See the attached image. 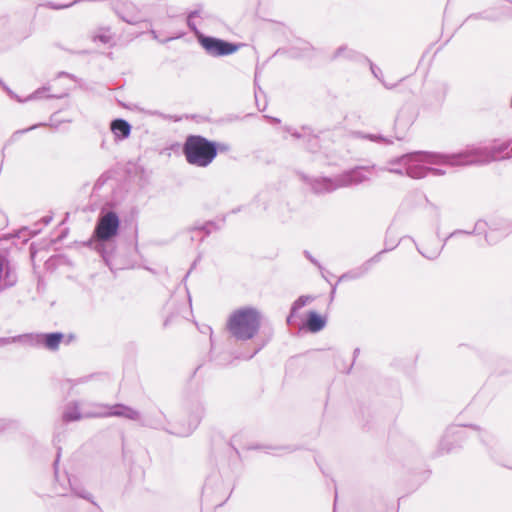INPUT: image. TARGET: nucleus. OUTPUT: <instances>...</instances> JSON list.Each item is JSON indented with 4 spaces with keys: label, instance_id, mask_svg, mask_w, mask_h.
I'll use <instances>...</instances> for the list:
<instances>
[{
    "label": "nucleus",
    "instance_id": "obj_11",
    "mask_svg": "<svg viewBox=\"0 0 512 512\" xmlns=\"http://www.w3.org/2000/svg\"><path fill=\"white\" fill-rule=\"evenodd\" d=\"M116 14L126 23L135 25L143 21L139 10L131 2H123L114 6Z\"/></svg>",
    "mask_w": 512,
    "mask_h": 512
},
{
    "label": "nucleus",
    "instance_id": "obj_43",
    "mask_svg": "<svg viewBox=\"0 0 512 512\" xmlns=\"http://www.w3.org/2000/svg\"><path fill=\"white\" fill-rule=\"evenodd\" d=\"M217 145H218V150H220V151L227 150V146L226 145H224V144H217Z\"/></svg>",
    "mask_w": 512,
    "mask_h": 512
},
{
    "label": "nucleus",
    "instance_id": "obj_14",
    "mask_svg": "<svg viewBox=\"0 0 512 512\" xmlns=\"http://www.w3.org/2000/svg\"><path fill=\"white\" fill-rule=\"evenodd\" d=\"M111 131L116 138L125 139L131 133V125L124 119H115L110 125Z\"/></svg>",
    "mask_w": 512,
    "mask_h": 512
},
{
    "label": "nucleus",
    "instance_id": "obj_47",
    "mask_svg": "<svg viewBox=\"0 0 512 512\" xmlns=\"http://www.w3.org/2000/svg\"><path fill=\"white\" fill-rule=\"evenodd\" d=\"M274 123H279L280 120L278 118H270Z\"/></svg>",
    "mask_w": 512,
    "mask_h": 512
},
{
    "label": "nucleus",
    "instance_id": "obj_48",
    "mask_svg": "<svg viewBox=\"0 0 512 512\" xmlns=\"http://www.w3.org/2000/svg\"><path fill=\"white\" fill-rule=\"evenodd\" d=\"M359 352H360L359 348H356V349L354 350V356L358 355V354H359Z\"/></svg>",
    "mask_w": 512,
    "mask_h": 512
},
{
    "label": "nucleus",
    "instance_id": "obj_27",
    "mask_svg": "<svg viewBox=\"0 0 512 512\" xmlns=\"http://www.w3.org/2000/svg\"><path fill=\"white\" fill-rule=\"evenodd\" d=\"M387 171L398 175H405L404 167L401 165H393L392 160L388 162Z\"/></svg>",
    "mask_w": 512,
    "mask_h": 512
},
{
    "label": "nucleus",
    "instance_id": "obj_36",
    "mask_svg": "<svg viewBox=\"0 0 512 512\" xmlns=\"http://www.w3.org/2000/svg\"><path fill=\"white\" fill-rule=\"evenodd\" d=\"M371 71H372V73L374 74V76L376 78H379L378 73H381L380 68H378V67L374 66L373 64H371Z\"/></svg>",
    "mask_w": 512,
    "mask_h": 512
},
{
    "label": "nucleus",
    "instance_id": "obj_24",
    "mask_svg": "<svg viewBox=\"0 0 512 512\" xmlns=\"http://www.w3.org/2000/svg\"><path fill=\"white\" fill-rule=\"evenodd\" d=\"M309 300V297L307 296H300L291 306L292 314H296V312L304 307L307 304V301Z\"/></svg>",
    "mask_w": 512,
    "mask_h": 512
},
{
    "label": "nucleus",
    "instance_id": "obj_41",
    "mask_svg": "<svg viewBox=\"0 0 512 512\" xmlns=\"http://www.w3.org/2000/svg\"><path fill=\"white\" fill-rule=\"evenodd\" d=\"M41 94H42V90H37L32 96L31 98H40L41 97Z\"/></svg>",
    "mask_w": 512,
    "mask_h": 512
},
{
    "label": "nucleus",
    "instance_id": "obj_16",
    "mask_svg": "<svg viewBox=\"0 0 512 512\" xmlns=\"http://www.w3.org/2000/svg\"><path fill=\"white\" fill-rule=\"evenodd\" d=\"M326 320L317 312L311 311L308 314L305 326L310 332H319L325 327Z\"/></svg>",
    "mask_w": 512,
    "mask_h": 512
},
{
    "label": "nucleus",
    "instance_id": "obj_45",
    "mask_svg": "<svg viewBox=\"0 0 512 512\" xmlns=\"http://www.w3.org/2000/svg\"><path fill=\"white\" fill-rule=\"evenodd\" d=\"M301 49H302L303 51H307V50H309V45H308V44H306V43H303V47H301Z\"/></svg>",
    "mask_w": 512,
    "mask_h": 512
},
{
    "label": "nucleus",
    "instance_id": "obj_6",
    "mask_svg": "<svg viewBox=\"0 0 512 512\" xmlns=\"http://www.w3.org/2000/svg\"><path fill=\"white\" fill-rule=\"evenodd\" d=\"M120 220L114 211L106 212L98 217L92 239L95 241V248L101 250L103 243L114 238L119 230Z\"/></svg>",
    "mask_w": 512,
    "mask_h": 512
},
{
    "label": "nucleus",
    "instance_id": "obj_40",
    "mask_svg": "<svg viewBox=\"0 0 512 512\" xmlns=\"http://www.w3.org/2000/svg\"><path fill=\"white\" fill-rule=\"evenodd\" d=\"M199 16V11L198 10H194V11H191L189 14H188V17L190 18H195V17H198Z\"/></svg>",
    "mask_w": 512,
    "mask_h": 512
},
{
    "label": "nucleus",
    "instance_id": "obj_20",
    "mask_svg": "<svg viewBox=\"0 0 512 512\" xmlns=\"http://www.w3.org/2000/svg\"><path fill=\"white\" fill-rule=\"evenodd\" d=\"M501 16H502V13L494 11V10L484 11V12L479 13V14L470 15L467 18V21H470L472 19H478V18H483V19H487V20H490V21H496V20H499L501 18Z\"/></svg>",
    "mask_w": 512,
    "mask_h": 512
},
{
    "label": "nucleus",
    "instance_id": "obj_9",
    "mask_svg": "<svg viewBox=\"0 0 512 512\" xmlns=\"http://www.w3.org/2000/svg\"><path fill=\"white\" fill-rule=\"evenodd\" d=\"M64 338L61 332L40 333V334H26V340L31 344L44 345L45 348L55 351L59 348L60 343Z\"/></svg>",
    "mask_w": 512,
    "mask_h": 512
},
{
    "label": "nucleus",
    "instance_id": "obj_3",
    "mask_svg": "<svg viewBox=\"0 0 512 512\" xmlns=\"http://www.w3.org/2000/svg\"><path fill=\"white\" fill-rule=\"evenodd\" d=\"M510 147V141L496 142L483 146H471L455 153L458 166L484 165L511 155L502 156Z\"/></svg>",
    "mask_w": 512,
    "mask_h": 512
},
{
    "label": "nucleus",
    "instance_id": "obj_5",
    "mask_svg": "<svg viewBox=\"0 0 512 512\" xmlns=\"http://www.w3.org/2000/svg\"><path fill=\"white\" fill-rule=\"evenodd\" d=\"M261 314L253 307H243L235 310L229 317L227 328L237 340H250L259 331Z\"/></svg>",
    "mask_w": 512,
    "mask_h": 512
},
{
    "label": "nucleus",
    "instance_id": "obj_28",
    "mask_svg": "<svg viewBox=\"0 0 512 512\" xmlns=\"http://www.w3.org/2000/svg\"><path fill=\"white\" fill-rule=\"evenodd\" d=\"M39 125H40V124H35V125H32V126H30V127L26 128V129L17 130V131H15V132L12 134L11 139H12V140H17V139L19 138V136H20V135H22V134H24V133H27V132H29V131H31V130L36 129Z\"/></svg>",
    "mask_w": 512,
    "mask_h": 512
},
{
    "label": "nucleus",
    "instance_id": "obj_53",
    "mask_svg": "<svg viewBox=\"0 0 512 512\" xmlns=\"http://www.w3.org/2000/svg\"><path fill=\"white\" fill-rule=\"evenodd\" d=\"M510 153H511V156H512V146H511V150H510Z\"/></svg>",
    "mask_w": 512,
    "mask_h": 512
},
{
    "label": "nucleus",
    "instance_id": "obj_32",
    "mask_svg": "<svg viewBox=\"0 0 512 512\" xmlns=\"http://www.w3.org/2000/svg\"><path fill=\"white\" fill-rule=\"evenodd\" d=\"M263 345L259 346L258 348H256L252 354L250 355H247V356H242V359H245V360H249L251 358H253L261 349H262Z\"/></svg>",
    "mask_w": 512,
    "mask_h": 512
},
{
    "label": "nucleus",
    "instance_id": "obj_22",
    "mask_svg": "<svg viewBox=\"0 0 512 512\" xmlns=\"http://www.w3.org/2000/svg\"><path fill=\"white\" fill-rule=\"evenodd\" d=\"M359 135H361V137L363 139H368L373 142L382 143L385 145L393 144V141L391 139L386 138L381 134H361V133H359Z\"/></svg>",
    "mask_w": 512,
    "mask_h": 512
},
{
    "label": "nucleus",
    "instance_id": "obj_42",
    "mask_svg": "<svg viewBox=\"0 0 512 512\" xmlns=\"http://www.w3.org/2000/svg\"><path fill=\"white\" fill-rule=\"evenodd\" d=\"M295 314H292V310H290V314L288 315L287 317V323L288 324H291L292 323V319L294 317Z\"/></svg>",
    "mask_w": 512,
    "mask_h": 512
},
{
    "label": "nucleus",
    "instance_id": "obj_23",
    "mask_svg": "<svg viewBox=\"0 0 512 512\" xmlns=\"http://www.w3.org/2000/svg\"><path fill=\"white\" fill-rule=\"evenodd\" d=\"M394 248V246L392 247H389L387 249H384L382 251H380L379 253H377L376 255H374L372 258H370L369 260H367L364 264H363V267L366 269V271L368 272L369 269L371 268V265L373 263H376V262H379L380 259H381V255L387 251H390Z\"/></svg>",
    "mask_w": 512,
    "mask_h": 512
},
{
    "label": "nucleus",
    "instance_id": "obj_44",
    "mask_svg": "<svg viewBox=\"0 0 512 512\" xmlns=\"http://www.w3.org/2000/svg\"><path fill=\"white\" fill-rule=\"evenodd\" d=\"M150 33H151V35L153 36V38H154V39H157V38H158V37H157V33H156V31H155V30L151 29V30H150Z\"/></svg>",
    "mask_w": 512,
    "mask_h": 512
},
{
    "label": "nucleus",
    "instance_id": "obj_38",
    "mask_svg": "<svg viewBox=\"0 0 512 512\" xmlns=\"http://www.w3.org/2000/svg\"><path fill=\"white\" fill-rule=\"evenodd\" d=\"M44 225H48L52 221V216H45L40 220Z\"/></svg>",
    "mask_w": 512,
    "mask_h": 512
},
{
    "label": "nucleus",
    "instance_id": "obj_15",
    "mask_svg": "<svg viewBox=\"0 0 512 512\" xmlns=\"http://www.w3.org/2000/svg\"><path fill=\"white\" fill-rule=\"evenodd\" d=\"M293 137L300 139L305 138L307 139V148L310 151H316V148L318 147V138L310 133V130L307 128H302V132H299L297 130H292L290 128L286 129Z\"/></svg>",
    "mask_w": 512,
    "mask_h": 512
},
{
    "label": "nucleus",
    "instance_id": "obj_29",
    "mask_svg": "<svg viewBox=\"0 0 512 512\" xmlns=\"http://www.w3.org/2000/svg\"><path fill=\"white\" fill-rule=\"evenodd\" d=\"M95 40H99L104 44H107L111 41V36L107 34H100L95 37Z\"/></svg>",
    "mask_w": 512,
    "mask_h": 512
},
{
    "label": "nucleus",
    "instance_id": "obj_1",
    "mask_svg": "<svg viewBox=\"0 0 512 512\" xmlns=\"http://www.w3.org/2000/svg\"><path fill=\"white\" fill-rule=\"evenodd\" d=\"M392 164L403 166L405 175L412 179H422L429 174V169L425 164L458 166L455 153L427 151H415L404 154L392 159Z\"/></svg>",
    "mask_w": 512,
    "mask_h": 512
},
{
    "label": "nucleus",
    "instance_id": "obj_19",
    "mask_svg": "<svg viewBox=\"0 0 512 512\" xmlns=\"http://www.w3.org/2000/svg\"><path fill=\"white\" fill-rule=\"evenodd\" d=\"M361 55L353 49L343 45L340 46L334 53V58H347V59H358Z\"/></svg>",
    "mask_w": 512,
    "mask_h": 512
},
{
    "label": "nucleus",
    "instance_id": "obj_7",
    "mask_svg": "<svg viewBox=\"0 0 512 512\" xmlns=\"http://www.w3.org/2000/svg\"><path fill=\"white\" fill-rule=\"evenodd\" d=\"M197 40L205 52L211 57H223L236 53L245 44L233 43L217 37L197 34Z\"/></svg>",
    "mask_w": 512,
    "mask_h": 512
},
{
    "label": "nucleus",
    "instance_id": "obj_52",
    "mask_svg": "<svg viewBox=\"0 0 512 512\" xmlns=\"http://www.w3.org/2000/svg\"><path fill=\"white\" fill-rule=\"evenodd\" d=\"M385 86H386L388 89L393 88V86H392V85H391V86H389V85L385 84Z\"/></svg>",
    "mask_w": 512,
    "mask_h": 512
},
{
    "label": "nucleus",
    "instance_id": "obj_21",
    "mask_svg": "<svg viewBox=\"0 0 512 512\" xmlns=\"http://www.w3.org/2000/svg\"><path fill=\"white\" fill-rule=\"evenodd\" d=\"M367 271L366 269L363 267V265L361 267H359L358 269H355V270H352V271H349L343 275H341L338 279V282L340 281H343V280H346V279H357V278H360L362 277L364 274H366Z\"/></svg>",
    "mask_w": 512,
    "mask_h": 512
},
{
    "label": "nucleus",
    "instance_id": "obj_33",
    "mask_svg": "<svg viewBox=\"0 0 512 512\" xmlns=\"http://www.w3.org/2000/svg\"><path fill=\"white\" fill-rule=\"evenodd\" d=\"M59 457H60V453L58 452L57 458H56V460L54 462L55 478H56L57 482L59 481V475H58V470H57V465H58V462H59Z\"/></svg>",
    "mask_w": 512,
    "mask_h": 512
},
{
    "label": "nucleus",
    "instance_id": "obj_31",
    "mask_svg": "<svg viewBox=\"0 0 512 512\" xmlns=\"http://www.w3.org/2000/svg\"><path fill=\"white\" fill-rule=\"evenodd\" d=\"M304 254L306 256L307 259H309L314 265L320 267V264L318 263V261L312 257V255L308 252V251H304Z\"/></svg>",
    "mask_w": 512,
    "mask_h": 512
},
{
    "label": "nucleus",
    "instance_id": "obj_37",
    "mask_svg": "<svg viewBox=\"0 0 512 512\" xmlns=\"http://www.w3.org/2000/svg\"><path fill=\"white\" fill-rule=\"evenodd\" d=\"M6 426H12V427H16L17 426V423L15 421H9L8 423H3L0 428L1 429H5Z\"/></svg>",
    "mask_w": 512,
    "mask_h": 512
},
{
    "label": "nucleus",
    "instance_id": "obj_30",
    "mask_svg": "<svg viewBox=\"0 0 512 512\" xmlns=\"http://www.w3.org/2000/svg\"><path fill=\"white\" fill-rule=\"evenodd\" d=\"M429 169V173L435 175V176H443L446 174V171L441 169V168H430L428 167Z\"/></svg>",
    "mask_w": 512,
    "mask_h": 512
},
{
    "label": "nucleus",
    "instance_id": "obj_10",
    "mask_svg": "<svg viewBox=\"0 0 512 512\" xmlns=\"http://www.w3.org/2000/svg\"><path fill=\"white\" fill-rule=\"evenodd\" d=\"M18 280L15 267L3 255H0V291L13 287Z\"/></svg>",
    "mask_w": 512,
    "mask_h": 512
},
{
    "label": "nucleus",
    "instance_id": "obj_46",
    "mask_svg": "<svg viewBox=\"0 0 512 512\" xmlns=\"http://www.w3.org/2000/svg\"><path fill=\"white\" fill-rule=\"evenodd\" d=\"M59 76H68V77H71V75H69V74H68V73H66V72H61V73L59 74Z\"/></svg>",
    "mask_w": 512,
    "mask_h": 512
},
{
    "label": "nucleus",
    "instance_id": "obj_51",
    "mask_svg": "<svg viewBox=\"0 0 512 512\" xmlns=\"http://www.w3.org/2000/svg\"><path fill=\"white\" fill-rule=\"evenodd\" d=\"M291 54H292V56H300V54H297V53H295L293 51H291Z\"/></svg>",
    "mask_w": 512,
    "mask_h": 512
},
{
    "label": "nucleus",
    "instance_id": "obj_26",
    "mask_svg": "<svg viewBox=\"0 0 512 512\" xmlns=\"http://www.w3.org/2000/svg\"><path fill=\"white\" fill-rule=\"evenodd\" d=\"M404 114H405V110L402 109L395 119V128L398 126H402V125L409 126L412 123L411 118L407 119L406 121L403 120Z\"/></svg>",
    "mask_w": 512,
    "mask_h": 512
},
{
    "label": "nucleus",
    "instance_id": "obj_8",
    "mask_svg": "<svg viewBox=\"0 0 512 512\" xmlns=\"http://www.w3.org/2000/svg\"><path fill=\"white\" fill-rule=\"evenodd\" d=\"M97 407L101 409L108 408L109 411L103 412V411H95V412H87L85 415L86 417H108V416H116V417H124L129 420L137 421L140 419V413L123 404H115L113 406H104V405H98Z\"/></svg>",
    "mask_w": 512,
    "mask_h": 512
},
{
    "label": "nucleus",
    "instance_id": "obj_13",
    "mask_svg": "<svg viewBox=\"0 0 512 512\" xmlns=\"http://www.w3.org/2000/svg\"><path fill=\"white\" fill-rule=\"evenodd\" d=\"M86 414L87 413L82 414L80 412L79 403L77 401H72L65 406L62 413V421L65 423L78 421L82 418H87L85 416Z\"/></svg>",
    "mask_w": 512,
    "mask_h": 512
},
{
    "label": "nucleus",
    "instance_id": "obj_39",
    "mask_svg": "<svg viewBox=\"0 0 512 512\" xmlns=\"http://www.w3.org/2000/svg\"><path fill=\"white\" fill-rule=\"evenodd\" d=\"M55 490H56V493H57L58 495H60V496H65V495L67 494V493H66V490H67V489H66V488H64V487H63L62 489L55 488Z\"/></svg>",
    "mask_w": 512,
    "mask_h": 512
},
{
    "label": "nucleus",
    "instance_id": "obj_18",
    "mask_svg": "<svg viewBox=\"0 0 512 512\" xmlns=\"http://www.w3.org/2000/svg\"><path fill=\"white\" fill-rule=\"evenodd\" d=\"M67 482L69 484V487L71 489V491L78 497L80 498H83V499H86L88 501H91L94 505H96V503L92 500V495L87 492L83 487L77 485L76 483L72 482V480L70 478L67 479Z\"/></svg>",
    "mask_w": 512,
    "mask_h": 512
},
{
    "label": "nucleus",
    "instance_id": "obj_34",
    "mask_svg": "<svg viewBox=\"0 0 512 512\" xmlns=\"http://www.w3.org/2000/svg\"><path fill=\"white\" fill-rule=\"evenodd\" d=\"M187 25L192 31H197L196 25L193 23L192 18L187 17Z\"/></svg>",
    "mask_w": 512,
    "mask_h": 512
},
{
    "label": "nucleus",
    "instance_id": "obj_49",
    "mask_svg": "<svg viewBox=\"0 0 512 512\" xmlns=\"http://www.w3.org/2000/svg\"><path fill=\"white\" fill-rule=\"evenodd\" d=\"M395 138H396L397 140H402V139H403V136L396 135V136H395Z\"/></svg>",
    "mask_w": 512,
    "mask_h": 512
},
{
    "label": "nucleus",
    "instance_id": "obj_35",
    "mask_svg": "<svg viewBox=\"0 0 512 512\" xmlns=\"http://www.w3.org/2000/svg\"><path fill=\"white\" fill-rule=\"evenodd\" d=\"M209 225H210V224H206V225L201 226V227H199V228L195 227V228H193V231L205 230L206 235H208V234H210V230L208 229V226H209Z\"/></svg>",
    "mask_w": 512,
    "mask_h": 512
},
{
    "label": "nucleus",
    "instance_id": "obj_2",
    "mask_svg": "<svg viewBox=\"0 0 512 512\" xmlns=\"http://www.w3.org/2000/svg\"><path fill=\"white\" fill-rule=\"evenodd\" d=\"M369 167L359 166L346 170L334 177H317L308 180L309 185L316 194L331 193L339 188L359 185L367 180Z\"/></svg>",
    "mask_w": 512,
    "mask_h": 512
},
{
    "label": "nucleus",
    "instance_id": "obj_12",
    "mask_svg": "<svg viewBox=\"0 0 512 512\" xmlns=\"http://www.w3.org/2000/svg\"><path fill=\"white\" fill-rule=\"evenodd\" d=\"M480 225H481V222L476 223V225H475V229H474L473 231L456 230V231H454V232H452V233H450V234L448 235V237L444 240V243H446V241H447L449 238H452V237H454V236H456V235H459V234H466V235H470V234H472L476 229H479V226H480ZM444 245H445V244H443V245L441 246V248H435V249H431V250H428V249H424V250H422L421 248L417 247V250L419 251V253H420L423 257H425V258H427V259H429V260H434V259H436V258L440 255V253H441V251H442V249H443Z\"/></svg>",
    "mask_w": 512,
    "mask_h": 512
},
{
    "label": "nucleus",
    "instance_id": "obj_25",
    "mask_svg": "<svg viewBox=\"0 0 512 512\" xmlns=\"http://www.w3.org/2000/svg\"><path fill=\"white\" fill-rule=\"evenodd\" d=\"M23 339H26V335H19L14 337H2L0 338V346H5L11 343H15L18 341H22Z\"/></svg>",
    "mask_w": 512,
    "mask_h": 512
},
{
    "label": "nucleus",
    "instance_id": "obj_4",
    "mask_svg": "<svg viewBox=\"0 0 512 512\" xmlns=\"http://www.w3.org/2000/svg\"><path fill=\"white\" fill-rule=\"evenodd\" d=\"M183 155L190 165L206 168L216 158L218 145L201 135H188L182 147Z\"/></svg>",
    "mask_w": 512,
    "mask_h": 512
},
{
    "label": "nucleus",
    "instance_id": "obj_50",
    "mask_svg": "<svg viewBox=\"0 0 512 512\" xmlns=\"http://www.w3.org/2000/svg\"><path fill=\"white\" fill-rule=\"evenodd\" d=\"M485 239H486V242H487L488 244H492V242L489 240V238H488V236H487V235L485 236Z\"/></svg>",
    "mask_w": 512,
    "mask_h": 512
},
{
    "label": "nucleus",
    "instance_id": "obj_17",
    "mask_svg": "<svg viewBox=\"0 0 512 512\" xmlns=\"http://www.w3.org/2000/svg\"><path fill=\"white\" fill-rule=\"evenodd\" d=\"M204 415V407L202 404H198L196 407H195V411L193 412L192 416H191V421H190V425H189V429L186 433H183V435H188L190 434L194 429H196V427L198 426V424L200 423L202 417Z\"/></svg>",
    "mask_w": 512,
    "mask_h": 512
}]
</instances>
